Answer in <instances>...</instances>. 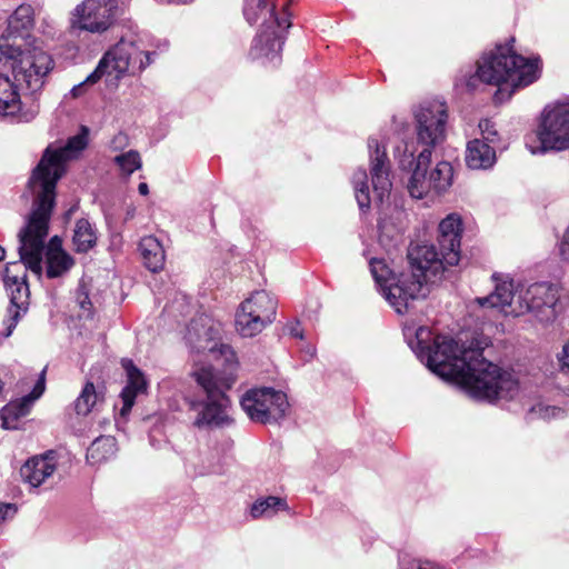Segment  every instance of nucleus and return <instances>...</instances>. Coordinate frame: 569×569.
<instances>
[{
  "mask_svg": "<svg viewBox=\"0 0 569 569\" xmlns=\"http://www.w3.org/2000/svg\"><path fill=\"white\" fill-rule=\"evenodd\" d=\"M427 328L420 327L416 337L420 353L428 367L440 377L461 386L470 396L489 402L513 399L520 382L513 371L488 361L479 348H463L448 336L438 335L428 345Z\"/></svg>",
  "mask_w": 569,
  "mask_h": 569,
  "instance_id": "obj_2",
  "label": "nucleus"
},
{
  "mask_svg": "<svg viewBox=\"0 0 569 569\" xmlns=\"http://www.w3.org/2000/svg\"><path fill=\"white\" fill-rule=\"evenodd\" d=\"M496 161L495 149L480 139L470 141L467 146L466 162L471 169H487Z\"/></svg>",
  "mask_w": 569,
  "mask_h": 569,
  "instance_id": "obj_24",
  "label": "nucleus"
},
{
  "mask_svg": "<svg viewBox=\"0 0 569 569\" xmlns=\"http://www.w3.org/2000/svg\"><path fill=\"white\" fill-rule=\"evenodd\" d=\"M560 252L566 259H569V229L566 231L561 241Z\"/></svg>",
  "mask_w": 569,
  "mask_h": 569,
  "instance_id": "obj_37",
  "label": "nucleus"
},
{
  "mask_svg": "<svg viewBox=\"0 0 569 569\" xmlns=\"http://www.w3.org/2000/svg\"><path fill=\"white\" fill-rule=\"evenodd\" d=\"M410 273H402L397 284L390 288V295L400 300L395 301L397 312L407 308L408 301L423 298L428 295L427 284L441 274L448 266L443 250L436 251L432 244H416L408 250Z\"/></svg>",
  "mask_w": 569,
  "mask_h": 569,
  "instance_id": "obj_7",
  "label": "nucleus"
},
{
  "mask_svg": "<svg viewBox=\"0 0 569 569\" xmlns=\"http://www.w3.org/2000/svg\"><path fill=\"white\" fill-rule=\"evenodd\" d=\"M367 178V172L363 169L357 170L352 178L356 199L362 211L370 208V194Z\"/></svg>",
  "mask_w": 569,
  "mask_h": 569,
  "instance_id": "obj_31",
  "label": "nucleus"
},
{
  "mask_svg": "<svg viewBox=\"0 0 569 569\" xmlns=\"http://www.w3.org/2000/svg\"><path fill=\"white\" fill-rule=\"evenodd\" d=\"M44 373L41 371L40 378L33 387L32 391L18 400L9 402L1 410L2 426L6 429H17L18 422L21 418L26 417L34 402L44 391Z\"/></svg>",
  "mask_w": 569,
  "mask_h": 569,
  "instance_id": "obj_18",
  "label": "nucleus"
},
{
  "mask_svg": "<svg viewBox=\"0 0 569 569\" xmlns=\"http://www.w3.org/2000/svg\"><path fill=\"white\" fill-rule=\"evenodd\" d=\"M288 505L287 501L279 497H267L266 499L257 500L250 510V513L253 519H258L261 517H271L278 510H287Z\"/></svg>",
  "mask_w": 569,
  "mask_h": 569,
  "instance_id": "obj_28",
  "label": "nucleus"
},
{
  "mask_svg": "<svg viewBox=\"0 0 569 569\" xmlns=\"http://www.w3.org/2000/svg\"><path fill=\"white\" fill-rule=\"evenodd\" d=\"M536 136L543 152L568 150L569 102L546 107L541 112Z\"/></svg>",
  "mask_w": 569,
  "mask_h": 569,
  "instance_id": "obj_11",
  "label": "nucleus"
},
{
  "mask_svg": "<svg viewBox=\"0 0 569 569\" xmlns=\"http://www.w3.org/2000/svg\"><path fill=\"white\" fill-rule=\"evenodd\" d=\"M9 510H12L11 505L0 506V520L4 519V511L7 512Z\"/></svg>",
  "mask_w": 569,
  "mask_h": 569,
  "instance_id": "obj_39",
  "label": "nucleus"
},
{
  "mask_svg": "<svg viewBox=\"0 0 569 569\" xmlns=\"http://www.w3.org/2000/svg\"><path fill=\"white\" fill-rule=\"evenodd\" d=\"M112 6L109 0H83L72 11L70 32L102 33L112 24Z\"/></svg>",
  "mask_w": 569,
  "mask_h": 569,
  "instance_id": "obj_13",
  "label": "nucleus"
},
{
  "mask_svg": "<svg viewBox=\"0 0 569 569\" xmlns=\"http://www.w3.org/2000/svg\"><path fill=\"white\" fill-rule=\"evenodd\" d=\"M57 469L54 452L36 456L27 460L21 467L20 475L24 482L32 488H38L44 483Z\"/></svg>",
  "mask_w": 569,
  "mask_h": 569,
  "instance_id": "obj_19",
  "label": "nucleus"
},
{
  "mask_svg": "<svg viewBox=\"0 0 569 569\" xmlns=\"http://www.w3.org/2000/svg\"><path fill=\"white\" fill-rule=\"evenodd\" d=\"M370 150V176L375 194L379 201L388 197L392 187L390 180V161L386 146L380 144L375 138L368 140Z\"/></svg>",
  "mask_w": 569,
  "mask_h": 569,
  "instance_id": "obj_15",
  "label": "nucleus"
},
{
  "mask_svg": "<svg viewBox=\"0 0 569 569\" xmlns=\"http://www.w3.org/2000/svg\"><path fill=\"white\" fill-rule=\"evenodd\" d=\"M291 3V0H244L243 16L250 23L261 21L262 24L272 22L278 27L287 23L290 27L291 22L286 11Z\"/></svg>",
  "mask_w": 569,
  "mask_h": 569,
  "instance_id": "obj_14",
  "label": "nucleus"
},
{
  "mask_svg": "<svg viewBox=\"0 0 569 569\" xmlns=\"http://www.w3.org/2000/svg\"><path fill=\"white\" fill-rule=\"evenodd\" d=\"M116 163L126 174H131L141 168V158L137 151L130 150L114 158Z\"/></svg>",
  "mask_w": 569,
  "mask_h": 569,
  "instance_id": "obj_32",
  "label": "nucleus"
},
{
  "mask_svg": "<svg viewBox=\"0 0 569 569\" xmlns=\"http://www.w3.org/2000/svg\"><path fill=\"white\" fill-rule=\"evenodd\" d=\"M33 9L29 4L19 6L8 20L11 33H21L33 26Z\"/></svg>",
  "mask_w": 569,
  "mask_h": 569,
  "instance_id": "obj_29",
  "label": "nucleus"
},
{
  "mask_svg": "<svg viewBox=\"0 0 569 569\" xmlns=\"http://www.w3.org/2000/svg\"><path fill=\"white\" fill-rule=\"evenodd\" d=\"M241 407L251 420L268 423L282 419L289 402L286 393L261 388L247 391L241 399Z\"/></svg>",
  "mask_w": 569,
  "mask_h": 569,
  "instance_id": "obj_12",
  "label": "nucleus"
},
{
  "mask_svg": "<svg viewBox=\"0 0 569 569\" xmlns=\"http://www.w3.org/2000/svg\"><path fill=\"white\" fill-rule=\"evenodd\" d=\"M371 273L376 280V282L381 287L382 292L386 299L390 302V305L396 309L395 301L399 300L397 297H392L390 295V288L395 287L396 283H391V270L387 267V264L379 259H372L370 261Z\"/></svg>",
  "mask_w": 569,
  "mask_h": 569,
  "instance_id": "obj_27",
  "label": "nucleus"
},
{
  "mask_svg": "<svg viewBox=\"0 0 569 569\" xmlns=\"http://www.w3.org/2000/svg\"><path fill=\"white\" fill-rule=\"evenodd\" d=\"M278 301L266 290H258L243 300L236 313V329L242 337H254L271 325Z\"/></svg>",
  "mask_w": 569,
  "mask_h": 569,
  "instance_id": "obj_10",
  "label": "nucleus"
},
{
  "mask_svg": "<svg viewBox=\"0 0 569 569\" xmlns=\"http://www.w3.org/2000/svg\"><path fill=\"white\" fill-rule=\"evenodd\" d=\"M88 144V129L69 138L63 147L49 146L32 172L29 187L34 196L33 208L27 226L19 232L20 262L9 263L4 270L3 282L10 297L6 336L12 333L21 313L29 307L30 291L27 283V270L38 277L42 273L44 241L54 206L56 184L64 172L68 160L78 156Z\"/></svg>",
  "mask_w": 569,
  "mask_h": 569,
  "instance_id": "obj_1",
  "label": "nucleus"
},
{
  "mask_svg": "<svg viewBox=\"0 0 569 569\" xmlns=\"http://www.w3.org/2000/svg\"><path fill=\"white\" fill-rule=\"evenodd\" d=\"M139 59L138 70H143L151 63L150 52L140 51L132 42L120 41L111 48L100 60L96 70L79 86L73 87L72 96L79 97L84 86L96 83L102 76L114 74L120 78L133 67L136 60Z\"/></svg>",
  "mask_w": 569,
  "mask_h": 569,
  "instance_id": "obj_9",
  "label": "nucleus"
},
{
  "mask_svg": "<svg viewBox=\"0 0 569 569\" xmlns=\"http://www.w3.org/2000/svg\"><path fill=\"white\" fill-rule=\"evenodd\" d=\"M528 415L530 419L539 418L543 420H550L562 417L563 410L560 407L538 403L529 410Z\"/></svg>",
  "mask_w": 569,
  "mask_h": 569,
  "instance_id": "obj_33",
  "label": "nucleus"
},
{
  "mask_svg": "<svg viewBox=\"0 0 569 569\" xmlns=\"http://www.w3.org/2000/svg\"><path fill=\"white\" fill-rule=\"evenodd\" d=\"M192 376L206 393V401L194 420V426L198 428L229 426L232 419L228 412L230 399L227 391L234 383V377L217 371L210 366L196 369Z\"/></svg>",
  "mask_w": 569,
  "mask_h": 569,
  "instance_id": "obj_8",
  "label": "nucleus"
},
{
  "mask_svg": "<svg viewBox=\"0 0 569 569\" xmlns=\"http://www.w3.org/2000/svg\"><path fill=\"white\" fill-rule=\"evenodd\" d=\"M266 29L262 30L253 40L250 54L252 58H271L273 59L281 50L284 43L282 32L277 29H287V23L278 27L277 23L270 22L264 24Z\"/></svg>",
  "mask_w": 569,
  "mask_h": 569,
  "instance_id": "obj_20",
  "label": "nucleus"
},
{
  "mask_svg": "<svg viewBox=\"0 0 569 569\" xmlns=\"http://www.w3.org/2000/svg\"><path fill=\"white\" fill-rule=\"evenodd\" d=\"M432 190L437 193L446 191L452 183L453 169L447 161L439 162L429 173Z\"/></svg>",
  "mask_w": 569,
  "mask_h": 569,
  "instance_id": "obj_30",
  "label": "nucleus"
},
{
  "mask_svg": "<svg viewBox=\"0 0 569 569\" xmlns=\"http://www.w3.org/2000/svg\"><path fill=\"white\" fill-rule=\"evenodd\" d=\"M77 301L80 306V308L90 313L91 312V309H92V302L91 300L89 299V296L86 291L83 290H79L78 293H77Z\"/></svg>",
  "mask_w": 569,
  "mask_h": 569,
  "instance_id": "obj_35",
  "label": "nucleus"
},
{
  "mask_svg": "<svg viewBox=\"0 0 569 569\" xmlns=\"http://www.w3.org/2000/svg\"><path fill=\"white\" fill-rule=\"evenodd\" d=\"M73 258L62 249L59 237L50 239L46 251V274L48 278L63 277L73 267Z\"/></svg>",
  "mask_w": 569,
  "mask_h": 569,
  "instance_id": "obj_21",
  "label": "nucleus"
},
{
  "mask_svg": "<svg viewBox=\"0 0 569 569\" xmlns=\"http://www.w3.org/2000/svg\"><path fill=\"white\" fill-rule=\"evenodd\" d=\"M4 249L0 247V261L4 259Z\"/></svg>",
  "mask_w": 569,
  "mask_h": 569,
  "instance_id": "obj_42",
  "label": "nucleus"
},
{
  "mask_svg": "<svg viewBox=\"0 0 569 569\" xmlns=\"http://www.w3.org/2000/svg\"><path fill=\"white\" fill-rule=\"evenodd\" d=\"M116 453V440L112 437L97 438L87 450V460L91 465H100Z\"/></svg>",
  "mask_w": 569,
  "mask_h": 569,
  "instance_id": "obj_25",
  "label": "nucleus"
},
{
  "mask_svg": "<svg viewBox=\"0 0 569 569\" xmlns=\"http://www.w3.org/2000/svg\"><path fill=\"white\" fill-rule=\"evenodd\" d=\"M439 246L443 250L445 261L449 267L457 266L460 260V241L462 219L458 213H450L442 219L438 227Z\"/></svg>",
  "mask_w": 569,
  "mask_h": 569,
  "instance_id": "obj_16",
  "label": "nucleus"
},
{
  "mask_svg": "<svg viewBox=\"0 0 569 569\" xmlns=\"http://www.w3.org/2000/svg\"><path fill=\"white\" fill-rule=\"evenodd\" d=\"M493 127V123L488 119H483L479 122V129L481 130L483 138L490 142H493L495 137L497 136V131Z\"/></svg>",
  "mask_w": 569,
  "mask_h": 569,
  "instance_id": "obj_34",
  "label": "nucleus"
},
{
  "mask_svg": "<svg viewBox=\"0 0 569 569\" xmlns=\"http://www.w3.org/2000/svg\"><path fill=\"white\" fill-rule=\"evenodd\" d=\"M291 333H292L295 337L302 338V333H301L298 329H296V328L291 330Z\"/></svg>",
  "mask_w": 569,
  "mask_h": 569,
  "instance_id": "obj_41",
  "label": "nucleus"
},
{
  "mask_svg": "<svg viewBox=\"0 0 569 569\" xmlns=\"http://www.w3.org/2000/svg\"><path fill=\"white\" fill-rule=\"evenodd\" d=\"M139 193L142 196H147L149 193V187L146 182H141L138 186Z\"/></svg>",
  "mask_w": 569,
  "mask_h": 569,
  "instance_id": "obj_38",
  "label": "nucleus"
},
{
  "mask_svg": "<svg viewBox=\"0 0 569 569\" xmlns=\"http://www.w3.org/2000/svg\"><path fill=\"white\" fill-rule=\"evenodd\" d=\"M106 387L103 382L94 383L87 380L80 395L74 401V410L78 415L87 416L104 401Z\"/></svg>",
  "mask_w": 569,
  "mask_h": 569,
  "instance_id": "obj_22",
  "label": "nucleus"
},
{
  "mask_svg": "<svg viewBox=\"0 0 569 569\" xmlns=\"http://www.w3.org/2000/svg\"><path fill=\"white\" fill-rule=\"evenodd\" d=\"M405 152H406V153L408 152V153H409V157H410V158H413L416 150H415L413 148H410V147H409V144H406Z\"/></svg>",
  "mask_w": 569,
  "mask_h": 569,
  "instance_id": "obj_40",
  "label": "nucleus"
},
{
  "mask_svg": "<svg viewBox=\"0 0 569 569\" xmlns=\"http://www.w3.org/2000/svg\"><path fill=\"white\" fill-rule=\"evenodd\" d=\"M121 366L127 375V385L120 393L122 408L120 413L126 417L131 411L137 397L146 395L148 391V380L143 372L130 359H122Z\"/></svg>",
  "mask_w": 569,
  "mask_h": 569,
  "instance_id": "obj_17",
  "label": "nucleus"
},
{
  "mask_svg": "<svg viewBox=\"0 0 569 569\" xmlns=\"http://www.w3.org/2000/svg\"><path fill=\"white\" fill-rule=\"evenodd\" d=\"M540 59L517 54L511 46H497L478 61L477 77L480 81L511 88L527 87L540 74Z\"/></svg>",
  "mask_w": 569,
  "mask_h": 569,
  "instance_id": "obj_5",
  "label": "nucleus"
},
{
  "mask_svg": "<svg viewBox=\"0 0 569 569\" xmlns=\"http://www.w3.org/2000/svg\"><path fill=\"white\" fill-rule=\"evenodd\" d=\"M447 118L446 103L440 101L429 102L416 113L418 140L425 148L418 154L416 168L408 182V191L412 198L422 199L433 191L427 167L431 159V148L445 138Z\"/></svg>",
  "mask_w": 569,
  "mask_h": 569,
  "instance_id": "obj_6",
  "label": "nucleus"
},
{
  "mask_svg": "<svg viewBox=\"0 0 569 569\" xmlns=\"http://www.w3.org/2000/svg\"><path fill=\"white\" fill-rule=\"evenodd\" d=\"M559 362L561 371L569 376V341L565 345L559 356Z\"/></svg>",
  "mask_w": 569,
  "mask_h": 569,
  "instance_id": "obj_36",
  "label": "nucleus"
},
{
  "mask_svg": "<svg viewBox=\"0 0 569 569\" xmlns=\"http://www.w3.org/2000/svg\"><path fill=\"white\" fill-rule=\"evenodd\" d=\"M557 301L558 290L551 283L537 282L515 292L511 280L497 282L491 295L478 299L480 306L497 308L506 316L518 317L532 312L541 321H548L555 317Z\"/></svg>",
  "mask_w": 569,
  "mask_h": 569,
  "instance_id": "obj_4",
  "label": "nucleus"
},
{
  "mask_svg": "<svg viewBox=\"0 0 569 569\" xmlns=\"http://www.w3.org/2000/svg\"><path fill=\"white\" fill-rule=\"evenodd\" d=\"M72 241L78 252H87L96 244L94 228L87 219L76 222Z\"/></svg>",
  "mask_w": 569,
  "mask_h": 569,
  "instance_id": "obj_26",
  "label": "nucleus"
},
{
  "mask_svg": "<svg viewBox=\"0 0 569 569\" xmlns=\"http://www.w3.org/2000/svg\"><path fill=\"white\" fill-rule=\"evenodd\" d=\"M53 66L51 56L42 49L20 51L0 47V118L21 121L19 83L31 91L41 89Z\"/></svg>",
  "mask_w": 569,
  "mask_h": 569,
  "instance_id": "obj_3",
  "label": "nucleus"
},
{
  "mask_svg": "<svg viewBox=\"0 0 569 569\" xmlns=\"http://www.w3.org/2000/svg\"><path fill=\"white\" fill-rule=\"evenodd\" d=\"M139 251L147 269L152 272L163 269L166 253L162 244L156 237L148 236L142 238L139 243Z\"/></svg>",
  "mask_w": 569,
  "mask_h": 569,
  "instance_id": "obj_23",
  "label": "nucleus"
}]
</instances>
